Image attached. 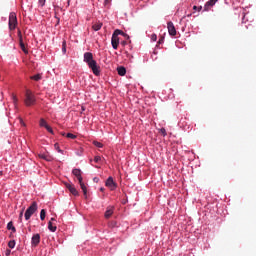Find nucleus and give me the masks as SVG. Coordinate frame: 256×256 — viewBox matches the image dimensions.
<instances>
[{"instance_id": "obj_1", "label": "nucleus", "mask_w": 256, "mask_h": 256, "mask_svg": "<svg viewBox=\"0 0 256 256\" xmlns=\"http://www.w3.org/2000/svg\"><path fill=\"white\" fill-rule=\"evenodd\" d=\"M84 61L85 63H87L88 67L92 70V73H94L96 77H99L101 75L100 67L97 65V61L93 59V53H84Z\"/></svg>"}, {"instance_id": "obj_2", "label": "nucleus", "mask_w": 256, "mask_h": 256, "mask_svg": "<svg viewBox=\"0 0 256 256\" xmlns=\"http://www.w3.org/2000/svg\"><path fill=\"white\" fill-rule=\"evenodd\" d=\"M119 35H123V37H127L129 39V36L125 34L123 31L117 29L113 32L112 38H111V44L113 49H118L119 47Z\"/></svg>"}, {"instance_id": "obj_3", "label": "nucleus", "mask_w": 256, "mask_h": 256, "mask_svg": "<svg viewBox=\"0 0 256 256\" xmlns=\"http://www.w3.org/2000/svg\"><path fill=\"white\" fill-rule=\"evenodd\" d=\"M8 25H9L10 31H15V29H17L18 22H17V14L15 12L10 13Z\"/></svg>"}, {"instance_id": "obj_4", "label": "nucleus", "mask_w": 256, "mask_h": 256, "mask_svg": "<svg viewBox=\"0 0 256 256\" xmlns=\"http://www.w3.org/2000/svg\"><path fill=\"white\" fill-rule=\"evenodd\" d=\"M36 211H37V202H32V204L27 208L24 214L26 221H29V219H31V217L33 216V214H35Z\"/></svg>"}, {"instance_id": "obj_5", "label": "nucleus", "mask_w": 256, "mask_h": 256, "mask_svg": "<svg viewBox=\"0 0 256 256\" xmlns=\"http://www.w3.org/2000/svg\"><path fill=\"white\" fill-rule=\"evenodd\" d=\"M35 101V95H33L31 91L27 90L24 100L26 107H31V105H35Z\"/></svg>"}, {"instance_id": "obj_6", "label": "nucleus", "mask_w": 256, "mask_h": 256, "mask_svg": "<svg viewBox=\"0 0 256 256\" xmlns=\"http://www.w3.org/2000/svg\"><path fill=\"white\" fill-rule=\"evenodd\" d=\"M105 185L110 189V191H115L117 189V183L113 180V177H108Z\"/></svg>"}, {"instance_id": "obj_7", "label": "nucleus", "mask_w": 256, "mask_h": 256, "mask_svg": "<svg viewBox=\"0 0 256 256\" xmlns=\"http://www.w3.org/2000/svg\"><path fill=\"white\" fill-rule=\"evenodd\" d=\"M18 38H19V45L20 49L27 55L29 53V50H27V47H25V43L23 42V34H21V30H18Z\"/></svg>"}, {"instance_id": "obj_8", "label": "nucleus", "mask_w": 256, "mask_h": 256, "mask_svg": "<svg viewBox=\"0 0 256 256\" xmlns=\"http://www.w3.org/2000/svg\"><path fill=\"white\" fill-rule=\"evenodd\" d=\"M167 28H168V33L169 35H171V37H175V35H177V29H175V25L173 24V22H168Z\"/></svg>"}, {"instance_id": "obj_9", "label": "nucleus", "mask_w": 256, "mask_h": 256, "mask_svg": "<svg viewBox=\"0 0 256 256\" xmlns=\"http://www.w3.org/2000/svg\"><path fill=\"white\" fill-rule=\"evenodd\" d=\"M72 174L78 179V182L81 183V181H83V172L81 171V169H73L72 170Z\"/></svg>"}, {"instance_id": "obj_10", "label": "nucleus", "mask_w": 256, "mask_h": 256, "mask_svg": "<svg viewBox=\"0 0 256 256\" xmlns=\"http://www.w3.org/2000/svg\"><path fill=\"white\" fill-rule=\"evenodd\" d=\"M39 243H41V235L39 234L33 235L31 240L32 247H37Z\"/></svg>"}, {"instance_id": "obj_11", "label": "nucleus", "mask_w": 256, "mask_h": 256, "mask_svg": "<svg viewBox=\"0 0 256 256\" xmlns=\"http://www.w3.org/2000/svg\"><path fill=\"white\" fill-rule=\"evenodd\" d=\"M219 0H209L204 5V11H211V7H214L215 3Z\"/></svg>"}, {"instance_id": "obj_12", "label": "nucleus", "mask_w": 256, "mask_h": 256, "mask_svg": "<svg viewBox=\"0 0 256 256\" xmlns=\"http://www.w3.org/2000/svg\"><path fill=\"white\" fill-rule=\"evenodd\" d=\"M114 211H115V207L108 206L105 211V214H104L105 219H110V217H111V215H113Z\"/></svg>"}, {"instance_id": "obj_13", "label": "nucleus", "mask_w": 256, "mask_h": 256, "mask_svg": "<svg viewBox=\"0 0 256 256\" xmlns=\"http://www.w3.org/2000/svg\"><path fill=\"white\" fill-rule=\"evenodd\" d=\"M117 72H118V75H120V77H124V75H126L127 73V69H125V67L123 66H119L117 68Z\"/></svg>"}, {"instance_id": "obj_14", "label": "nucleus", "mask_w": 256, "mask_h": 256, "mask_svg": "<svg viewBox=\"0 0 256 256\" xmlns=\"http://www.w3.org/2000/svg\"><path fill=\"white\" fill-rule=\"evenodd\" d=\"M48 229L52 233H55V231H57V225H55V224H53V222L49 221L48 222Z\"/></svg>"}, {"instance_id": "obj_15", "label": "nucleus", "mask_w": 256, "mask_h": 256, "mask_svg": "<svg viewBox=\"0 0 256 256\" xmlns=\"http://www.w3.org/2000/svg\"><path fill=\"white\" fill-rule=\"evenodd\" d=\"M7 229H8V231H12V233L17 232V229L15 228V226H13V222H11V221L7 224Z\"/></svg>"}, {"instance_id": "obj_16", "label": "nucleus", "mask_w": 256, "mask_h": 256, "mask_svg": "<svg viewBox=\"0 0 256 256\" xmlns=\"http://www.w3.org/2000/svg\"><path fill=\"white\" fill-rule=\"evenodd\" d=\"M79 185L84 193V196L87 197V186H85V183H83V180H81V182H79Z\"/></svg>"}, {"instance_id": "obj_17", "label": "nucleus", "mask_w": 256, "mask_h": 256, "mask_svg": "<svg viewBox=\"0 0 256 256\" xmlns=\"http://www.w3.org/2000/svg\"><path fill=\"white\" fill-rule=\"evenodd\" d=\"M30 79H32V81H41L43 79V76L41 74H36L34 76H31Z\"/></svg>"}, {"instance_id": "obj_18", "label": "nucleus", "mask_w": 256, "mask_h": 256, "mask_svg": "<svg viewBox=\"0 0 256 256\" xmlns=\"http://www.w3.org/2000/svg\"><path fill=\"white\" fill-rule=\"evenodd\" d=\"M102 27H103V23L98 22L92 26V29H94L95 31H99Z\"/></svg>"}, {"instance_id": "obj_19", "label": "nucleus", "mask_w": 256, "mask_h": 256, "mask_svg": "<svg viewBox=\"0 0 256 256\" xmlns=\"http://www.w3.org/2000/svg\"><path fill=\"white\" fill-rule=\"evenodd\" d=\"M69 191H70L71 194L74 195V197L79 196V191H77V188H75V186H73Z\"/></svg>"}, {"instance_id": "obj_20", "label": "nucleus", "mask_w": 256, "mask_h": 256, "mask_svg": "<svg viewBox=\"0 0 256 256\" xmlns=\"http://www.w3.org/2000/svg\"><path fill=\"white\" fill-rule=\"evenodd\" d=\"M38 157L40 159H44V161H51V158L49 155H46V154H39Z\"/></svg>"}, {"instance_id": "obj_21", "label": "nucleus", "mask_w": 256, "mask_h": 256, "mask_svg": "<svg viewBox=\"0 0 256 256\" xmlns=\"http://www.w3.org/2000/svg\"><path fill=\"white\" fill-rule=\"evenodd\" d=\"M46 213L47 212L45 211V209H42L40 211V219H41V221H45Z\"/></svg>"}, {"instance_id": "obj_22", "label": "nucleus", "mask_w": 256, "mask_h": 256, "mask_svg": "<svg viewBox=\"0 0 256 256\" xmlns=\"http://www.w3.org/2000/svg\"><path fill=\"white\" fill-rule=\"evenodd\" d=\"M15 245H16L15 240H10V241L8 242V247H9L10 249H15Z\"/></svg>"}, {"instance_id": "obj_23", "label": "nucleus", "mask_w": 256, "mask_h": 256, "mask_svg": "<svg viewBox=\"0 0 256 256\" xmlns=\"http://www.w3.org/2000/svg\"><path fill=\"white\" fill-rule=\"evenodd\" d=\"M39 125L40 127H47V121L43 118L40 119V122H39Z\"/></svg>"}, {"instance_id": "obj_24", "label": "nucleus", "mask_w": 256, "mask_h": 256, "mask_svg": "<svg viewBox=\"0 0 256 256\" xmlns=\"http://www.w3.org/2000/svg\"><path fill=\"white\" fill-rule=\"evenodd\" d=\"M62 53H67V42L65 41L62 43Z\"/></svg>"}, {"instance_id": "obj_25", "label": "nucleus", "mask_w": 256, "mask_h": 256, "mask_svg": "<svg viewBox=\"0 0 256 256\" xmlns=\"http://www.w3.org/2000/svg\"><path fill=\"white\" fill-rule=\"evenodd\" d=\"M66 137H67L68 139H77V135H75V134H73V133H67V134H66Z\"/></svg>"}, {"instance_id": "obj_26", "label": "nucleus", "mask_w": 256, "mask_h": 256, "mask_svg": "<svg viewBox=\"0 0 256 256\" xmlns=\"http://www.w3.org/2000/svg\"><path fill=\"white\" fill-rule=\"evenodd\" d=\"M160 133L163 135V137H167V130H165V128H161Z\"/></svg>"}, {"instance_id": "obj_27", "label": "nucleus", "mask_w": 256, "mask_h": 256, "mask_svg": "<svg viewBox=\"0 0 256 256\" xmlns=\"http://www.w3.org/2000/svg\"><path fill=\"white\" fill-rule=\"evenodd\" d=\"M54 148L56 149V151H58V153H63V150L59 148V143L54 144Z\"/></svg>"}, {"instance_id": "obj_28", "label": "nucleus", "mask_w": 256, "mask_h": 256, "mask_svg": "<svg viewBox=\"0 0 256 256\" xmlns=\"http://www.w3.org/2000/svg\"><path fill=\"white\" fill-rule=\"evenodd\" d=\"M94 145H95V147H98L99 149H101L103 147V144L101 142H97V141L94 142Z\"/></svg>"}, {"instance_id": "obj_29", "label": "nucleus", "mask_w": 256, "mask_h": 256, "mask_svg": "<svg viewBox=\"0 0 256 256\" xmlns=\"http://www.w3.org/2000/svg\"><path fill=\"white\" fill-rule=\"evenodd\" d=\"M45 1L46 0H38V4L40 5V7H45Z\"/></svg>"}, {"instance_id": "obj_30", "label": "nucleus", "mask_w": 256, "mask_h": 256, "mask_svg": "<svg viewBox=\"0 0 256 256\" xmlns=\"http://www.w3.org/2000/svg\"><path fill=\"white\" fill-rule=\"evenodd\" d=\"M12 99H13V103H14L15 105H17V101H19V100L17 99V96H16V95H13V96H12Z\"/></svg>"}, {"instance_id": "obj_31", "label": "nucleus", "mask_w": 256, "mask_h": 256, "mask_svg": "<svg viewBox=\"0 0 256 256\" xmlns=\"http://www.w3.org/2000/svg\"><path fill=\"white\" fill-rule=\"evenodd\" d=\"M74 185L73 184H69V183H66L65 184V187L67 188V190L69 191Z\"/></svg>"}, {"instance_id": "obj_32", "label": "nucleus", "mask_w": 256, "mask_h": 256, "mask_svg": "<svg viewBox=\"0 0 256 256\" xmlns=\"http://www.w3.org/2000/svg\"><path fill=\"white\" fill-rule=\"evenodd\" d=\"M201 9H203L202 6H200V7L193 6V10H194V11H201Z\"/></svg>"}, {"instance_id": "obj_33", "label": "nucleus", "mask_w": 256, "mask_h": 256, "mask_svg": "<svg viewBox=\"0 0 256 256\" xmlns=\"http://www.w3.org/2000/svg\"><path fill=\"white\" fill-rule=\"evenodd\" d=\"M164 41H165V37L161 36L158 41V44L161 45Z\"/></svg>"}, {"instance_id": "obj_34", "label": "nucleus", "mask_w": 256, "mask_h": 256, "mask_svg": "<svg viewBox=\"0 0 256 256\" xmlns=\"http://www.w3.org/2000/svg\"><path fill=\"white\" fill-rule=\"evenodd\" d=\"M94 161L95 163H99V161H101V156H95Z\"/></svg>"}, {"instance_id": "obj_35", "label": "nucleus", "mask_w": 256, "mask_h": 256, "mask_svg": "<svg viewBox=\"0 0 256 256\" xmlns=\"http://www.w3.org/2000/svg\"><path fill=\"white\" fill-rule=\"evenodd\" d=\"M151 40L152 41H157V34H152Z\"/></svg>"}, {"instance_id": "obj_36", "label": "nucleus", "mask_w": 256, "mask_h": 256, "mask_svg": "<svg viewBox=\"0 0 256 256\" xmlns=\"http://www.w3.org/2000/svg\"><path fill=\"white\" fill-rule=\"evenodd\" d=\"M50 128L51 126H49V124H46V126L44 127V129H46L47 131H49Z\"/></svg>"}, {"instance_id": "obj_37", "label": "nucleus", "mask_w": 256, "mask_h": 256, "mask_svg": "<svg viewBox=\"0 0 256 256\" xmlns=\"http://www.w3.org/2000/svg\"><path fill=\"white\" fill-rule=\"evenodd\" d=\"M50 128L51 126H49V124H46V126L44 127V129H46L47 131H49Z\"/></svg>"}, {"instance_id": "obj_38", "label": "nucleus", "mask_w": 256, "mask_h": 256, "mask_svg": "<svg viewBox=\"0 0 256 256\" xmlns=\"http://www.w3.org/2000/svg\"><path fill=\"white\" fill-rule=\"evenodd\" d=\"M19 219L20 221L23 219V211L20 212Z\"/></svg>"}, {"instance_id": "obj_39", "label": "nucleus", "mask_w": 256, "mask_h": 256, "mask_svg": "<svg viewBox=\"0 0 256 256\" xmlns=\"http://www.w3.org/2000/svg\"><path fill=\"white\" fill-rule=\"evenodd\" d=\"M109 3H111V0H105V1H104V4H105V5H109Z\"/></svg>"}, {"instance_id": "obj_40", "label": "nucleus", "mask_w": 256, "mask_h": 256, "mask_svg": "<svg viewBox=\"0 0 256 256\" xmlns=\"http://www.w3.org/2000/svg\"><path fill=\"white\" fill-rule=\"evenodd\" d=\"M9 255H11V250H6V256H9Z\"/></svg>"}, {"instance_id": "obj_41", "label": "nucleus", "mask_w": 256, "mask_h": 256, "mask_svg": "<svg viewBox=\"0 0 256 256\" xmlns=\"http://www.w3.org/2000/svg\"><path fill=\"white\" fill-rule=\"evenodd\" d=\"M48 133H51L53 135V128L50 127V129L48 130Z\"/></svg>"}, {"instance_id": "obj_42", "label": "nucleus", "mask_w": 256, "mask_h": 256, "mask_svg": "<svg viewBox=\"0 0 256 256\" xmlns=\"http://www.w3.org/2000/svg\"><path fill=\"white\" fill-rule=\"evenodd\" d=\"M94 182H95V183H99V178L95 177V178H94Z\"/></svg>"}, {"instance_id": "obj_43", "label": "nucleus", "mask_w": 256, "mask_h": 256, "mask_svg": "<svg viewBox=\"0 0 256 256\" xmlns=\"http://www.w3.org/2000/svg\"><path fill=\"white\" fill-rule=\"evenodd\" d=\"M121 45H123V46L127 45V41H122Z\"/></svg>"}, {"instance_id": "obj_44", "label": "nucleus", "mask_w": 256, "mask_h": 256, "mask_svg": "<svg viewBox=\"0 0 256 256\" xmlns=\"http://www.w3.org/2000/svg\"><path fill=\"white\" fill-rule=\"evenodd\" d=\"M100 191L103 193V191H105V188H100Z\"/></svg>"}, {"instance_id": "obj_45", "label": "nucleus", "mask_w": 256, "mask_h": 256, "mask_svg": "<svg viewBox=\"0 0 256 256\" xmlns=\"http://www.w3.org/2000/svg\"><path fill=\"white\" fill-rule=\"evenodd\" d=\"M50 221H51V223H53V221H55V218H51Z\"/></svg>"}, {"instance_id": "obj_46", "label": "nucleus", "mask_w": 256, "mask_h": 256, "mask_svg": "<svg viewBox=\"0 0 256 256\" xmlns=\"http://www.w3.org/2000/svg\"><path fill=\"white\" fill-rule=\"evenodd\" d=\"M20 123H21L22 125H25V123H23V120H20Z\"/></svg>"}, {"instance_id": "obj_47", "label": "nucleus", "mask_w": 256, "mask_h": 256, "mask_svg": "<svg viewBox=\"0 0 256 256\" xmlns=\"http://www.w3.org/2000/svg\"><path fill=\"white\" fill-rule=\"evenodd\" d=\"M3 175V171H0V176Z\"/></svg>"}, {"instance_id": "obj_48", "label": "nucleus", "mask_w": 256, "mask_h": 256, "mask_svg": "<svg viewBox=\"0 0 256 256\" xmlns=\"http://www.w3.org/2000/svg\"><path fill=\"white\" fill-rule=\"evenodd\" d=\"M63 136H65V133H62Z\"/></svg>"}]
</instances>
